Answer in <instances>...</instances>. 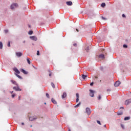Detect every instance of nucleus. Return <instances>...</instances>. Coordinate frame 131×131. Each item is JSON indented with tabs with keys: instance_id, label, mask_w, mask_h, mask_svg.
Instances as JSON below:
<instances>
[{
	"instance_id": "44",
	"label": "nucleus",
	"mask_w": 131,
	"mask_h": 131,
	"mask_svg": "<svg viewBox=\"0 0 131 131\" xmlns=\"http://www.w3.org/2000/svg\"><path fill=\"white\" fill-rule=\"evenodd\" d=\"M49 76H52V74L51 73L49 74Z\"/></svg>"
},
{
	"instance_id": "46",
	"label": "nucleus",
	"mask_w": 131,
	"mask_h": 131,
	"mask_svg": "<svg viewBox=\"0 0 131 131\" xmlns=\"http://www.w3.org/2000/svg\"><path fill=\"white\" fill-rule=\"evenodd\" d=\"M22 125H24V123H21Z\"/></svg>"
},
{
	"instance_id": "23",
	"label": "nucleus",
	"mask_w": 131,
	"mask_h": 131,
	"mask_svg": "<svg viewBox=\"0 0 131 131\" xmlns=\"http://www.w3.org/2000/svg\"><path fill=\"white\" fill-rule=\"evenodd\" d=\"M27 61L29 64H31L30 59L29 58H27Z\"/></svg>"
},
{
	"instance_id": "40",
	"label": "nucleus",
	"mask_w": 131,
	"mask_h": 131,
	"mask_svg": "<svg viewBox=\"0 0 131 131\" xmlns=\"http://www.w3.org/2000/svg\"><path fill=\"white\" fill-rule=\"evenodd\" d=\"M107 92H111V89H107Z\"/></svg>"
},
{
	"instance_id": "7",
	"label": "nucleus",
	"mask_w": 131,
	"mask_h": 131,
	"mask_svg": "<svg viewBox=\"0 0 131 131\" xmlns=\"http://www.w3.org/2000/svg\"><path fill=\"white\" fill-rule=\"evenodd\" d=\"M130 103H131V99L126 100L125 101V105H129V104H130Z\"/></svg>"
},
{
	"instance_id": "14",
	"label": "nucleus",
	"mask_w": 131,
	"mask_h": 131,
	"mask_svg": "<svg viewBox=\"0 0 131 131\" xmlns=\"http://www.w3.org/2000/svg\"><path fill=\"white\" fill-rule=\"evenodd\" d=\"M66 3L68 6H72V2L71 1L67 2Z\"/></svg>"
},
{
	"instance_id": "39",
	"label": "nucleus",
	"mask_w": 131,
	"mask_h": 131,
	"mask_svg": "<svg viewBox=\"0 0 131 131\" xmlns=\"http://www.w3.org/2000/svg\"><path fill=\"white\" fill-rule=\"evenodd\" d=\"M121 127H122L123 128H124V125H123V124H121Z\"/></svg>"
},
{
	"instance_id": "28",
	"label": "nucleus",
	"mask_w": 131,
	"mask_h": 131,
	"mask_svg": "<svg viewBox=\"0 0 131 131\" xmlns=\"http://www.w3.org/2000/svg\"><path fill=\"white\" fill-rule=\"evenodd\" d=\"M7 46L9 47H11V42L9 41Z\"/></svg>"
},
{
	"instance_id": "27",
	"label": "nucleus",
	"mask_w": 131,
	"mask_h": 131,
	"mask_svg": "<svg viewBox=\"0 0 131 131\" xmlns=\"http://www.w3.org/2000/svg\"><path fill=\"white\" fill-rule=\"evenodd\" d=\"M101 19H102V20H104V21L107 20V18L104 17L103 16L101 17Z\"/></svg>"
},
{
	"instance_id": "26",
	"label": "nucleus",
	"mask_w": 131,
	"mask_h": 131,
	"mask_svg": "<svg viewBox=\"0 0 131 131\" xmlns=\"http://www.w3.org/2000/svg\"><path fill=\"white\" fill-rule=\"evenodd\" d=\"M33 33V31H30L29 32V34L30 35H31V34H32Z\"/></svg>"
},
{
	"instance_id": "45",
	"label": "nucleus",
	"mask_w": 131,
	"mask_h": 131,
	"mask_svg": "<svg viewBox=\"0 0 131 131\" xmlns=\"http://www.w3.org/2000/svg\"><path fill=\"white\" fill-rule=\"evenodd\" d=\"M123 107H121L120 108V109H123Z\"/></svg>"
},
{
	"instance_id": "16",
	"label": "nucleus",
	"mask_w": 131,
	"mask_h": 131,
	"mask_svg": "<svg viewBox=\"0 0 131 131\" xmlns=\"http://www.w3.org/2000/svg\"><path fill=\"white\" fill-rule=\"evenodd\" d=\"M51 101L53 104H57V101H56L54 98H52Z\"/></svg>"
},
{
	"instance_id": "42",
	"label": "nucleus",
	"mask_w": 131,
	"mask_h": 131,
	"mask_svg": "<svg viewBox=\"0 0 131 131\" xmlns=\"http://www.w3.org/2000/svg\"><path fill=\"white\" fill-rule=\"evenodd\" d=\"M23 43H25V42H26V41L25 40H24V41H23Z\"/></svg>"
},
{
	"instance_id": "52",
	"label": "nucleus",
	"mask_w": 131,
	"mask_h": 131,
	"mask_svg": "<svg viewBox=\"0 0 131 131\" xmlns=\"http://www.w3.org/2000/svg\"><path fill=\"white\" fill-rule=\"evenodd\" d=\"M69 131H70V130H69Z\"/></svg>"
},
{
	"instance_id": "22",
	"label": "nucleus",
	"mask_w": 131,
	"mask_h": 131,
	"mask_svg": "<svg viewBox=\"0 0 131 131\" xmlns=\"http://www.w3.org/2000/svg\"><path fill=\"white\" fill-rule=\"evenodd\" d=\"M80 105V102L78 103L75 106V108H78V107H79V105Z\"/></svg>"
},
{
	"instance_id": "49",
	"label": "nucleus",
	"mask_w": 131,
	"mask_h": 131,
	"mask_svg": "<svg viewBox=\"0 0 131 131\" xmlns=\"http://www.w3.org/2000/svg\"><path fill=\"white\" fill-rule=\"evenodd\" d=\"M11 94H13V91H12V92H11Z\"/></svg>"
},
{
	"instance_id": "17",
	"label": "nucleus",
	"mask_w": 131,
	"mask_h": 131,
	"mask_svg": "<svg viewBox=\"0 0 131 131\" xmlns=\"http://www.w3.org/2000/svg\"><path fill=\"white\" fill-rule=\"evenodd\" d=\"M130 119V117H126L124 118V120L125 121H126V120H129Z\"/></svg>"
},
{
	"instance_id": "30",
	"label": "nucleus",
	"mask_w": 131,
	"mask_h": 131,
	"mask_svg": "<svg viewBox=\"0 0 131 131\" xmlns=\"http://www.w3.org/2000/svg\"><path fill=\"white\" fill-rule=\"evenodd\" d=\"M98 100H101V99H102V97L101 96V95H99V97H98Z\"/></svg>"
},
{
	"instance_id": "10",
	"label": "nucleus",
	"mask_w": 131,
	"mask_h": 131,
	"mask_svg": "<svg viewBox=\"0 0 131 131\" xmlns=\"http://www.w3.org/2000/svg\"><path fill=\"white\" fill-rule=\"evenodd\" d=\"M120 83H121L120 82V81H117L115 82V84H114V86H116V87H117V86H119V85L120 84Z\"/></svg>"
},
{
	"instance_id": "50",
	"label": "nucleus",
	"mask_w": 131,
	"mask_h": 131,
	"mask_svg": "<svg viewBox=\"0 0 131 131\" xmlns=\"http://www.w3.org/2000/svg\"><path fill=\"white\" fill-rule=\"evenodd\" d=\"M45 104L46 105V104H47V103L45 102Z\"/></svg>"
},
{
	"instance_id": "15",
	"label": "nucleus",
	"mask_w": 131,
	"mask_h": 131,
	"mask_svg": "<svg viewBox=\"0 0 131 131\" xmlns=\"http://www.w3.org/2000/svg\"><path fill=\"white\" fill-rule=\"evenodd\" d=\"M99 58H100V59H104L105 56H104V54H100L99 56Z\"/></svg>"
},
{
	"instance_id": "19",
	"label": "nucleus",
	"mask_w": 131,
	"mask_h": 131,
	"mask_svg": "<svg viewBox=\"0 0 131 131\" xmlns=\"http://www.w3.org/2000/svg\"><path fill=\"white\" fill-rule=\"evenodd\" d=\"M15 75L17 77H18V78H19V79H22V77H21L20 75L17 74H15Z\"/></svg>"
},
{
	"instance_id": "18",
	"label": "nucleus",
	"mask_w": 131,
	"mask_h": 131,
	"mask_svg": "<svg viewBox=\"0 0 131 131\" xmlns=\"http://www.w3.org/2000/svg\"><path fill=\"white\" fill-rule=\"evenodd\" d=\"M88 77V75H82V78H83V79H85V78Z\"/></svg>"
},
{
	"instance_id": "20",
	"label": "nucleus",
	"mask_w": 131,
	"mask_h": 131,
	"mask_svg": "<svg viewBox=\"0 0 131 131\" xmlns=\"http://www.w3.org/2000/svg\"><path fill=\"white\" fill-rule=\"evenodd\" d=\"M11 82H12V83L13 84H15V85H18V84L17 83V82H16V81H13V80H11Z\"/></svg>"
},
{
	"instance_id": "24",
	"label": "nucleus",
	"mask_w": 131,
	"mask_h": 131,
	"mask_svg": "<svg viewBox=\"0 0 131 131\" xmlns=\"http://www.w3.org/2000/svg\"><path fill=\"white\" fill-rule=\"evenodd\" d=\"M0 49H3V42H0Z\"/></svg>"
},
{
	"instance_id": "34",
	"label": "nucleus",
	"mask_w": 131,
	"mask_h": 131,
	"mask_svg": "<svg viewBox=\"0 0 131 131\" xmlns=\"http://www.w3.org/2000/svg\"><path fill=\"white\" fill-rule=\"evenodd\" d=\"M86 52H89V51H90V48H89V47H87V48L86 49Z\"/></svg>"
},
{
	"instance_id": "43",
	"label": "nucleus",
	"mask_w": 131,
	"mask_h": 131,
	"mask_svg": "<svg viewBox=\"0 0 131 131\" xmlns=\"http://www.w3.org/2000/svg\"><path fill=\"white\" fill-rule=\"evenodd\" d=\"M76 43H74V45H73V46H74L75 47H76Z\"/></svg>"
},
{
	"instance_id": "48",
	"label": "nucleus",
	"mask_w": 131,
	"mask_h": 131,
	"mask_svg": "<svg viewBox=\"0 0 131 131\" xmlns=\"http://www.w3.org/2000/svg\"><path fill=\"white\" fill-rule=\"evenodd\" d=\"M104 127H106V125H104Z\"/></svg>"
},
{
	"instance_id": "5",
	"label": "nucleus",
	"mask_w": 131,
	"mask_h": 131,
	"mask_svg": "<svg viewBox=\"0 0 131 131\" xmlns=\"http://www.w3.org/2000/svg\"><path fill=\"white\" fill-rule=\"evenodd\" d=\"M85 111L88 115H90L91 114V109H90V108L89 107L86 108Z\"/></svg>"
},
{
	"instance_id": "29",
	"label": "nucleus",
	"mask_w": 131,
	"mask_h": 131,
	"mask_svg": "<svg viewBox=\"0 0 131 131\" xmlns=\"http://www.w3.org/2000/svg\"><path fill=\"white\" fill-rule=\"evenodd\" d=\"M46 97H47V98H48V99H50V95H49V94L46 93Z\"/></svg>"
},
{
	"instance_id": "21",
	"label": "nucleus",
	"mask_w": 131,
	"mask_h": 131,
	"mask_svg": "<svg viewBox=\"0 0 131 131\" xmlns=\"http://www.w3.org/2000/svg\"><path fill=\"white\" fill-rule=\"evenodd\" d=\"M105 6H106V4L104 3H102L101 5V7H102V8H104Z\"/></svg>"
},
{
	"instance_id": "3",
	"label": "nucleus",
	"mask_w": 131,
	"mask_h": 131,
	"mask_svg": "<svg viewBox=\"0 0 131 131\" xmlns=\"http://www.w3.org/2000/svg\"><path fill=\"white\" fill-rule=\"evenodd\" d=\"M90 97H92V98H93L94 96L95 91L93 90H90Z\"/></svg>"
},
{
	"instance_id": "12",
	"label": "nucleus",
	"mask_w": 131,
	"mask_h": 131,
	"mask_svg": "<svg viewBox=\"0 0 131 131\" xmlns=\"http://www.w3.org/2000/svg\"><path fill=\"white\" fill-rule=\"evenodd\" d=\"M13 70L15 71V72H16V73H17V74H20V71L18 70L17 68H14Z\"/></svg>"
},
{
	"instance_id": "6",
	"label": "nucleus",
	"mask_w": 131,
	"mask_h": 131,
	"mask_svg": "<svg viewBox=\"0 0 131 131\" xmlns=\"http://www.w3.org/2000/svg\"><path fill=\"white\" fill-rule=\"evenodd\" d=\"M30 38L32 40H34L35 41H36V40H37V38L36 36H30Z\"/></svg>"
},
{
	"instance_id": "11",
	"label": "nucleus",
	"mask_w": 131,
	"mask_h": 131,
	"mask_svg": "<svg viewBox=\"0 0 131 131\" xmlns=\"http://www.w3.org/2000/svg\"><path fill=\"white\" fill-rule=\"evenodd\" d=\"M15 54L17 57H21V56L23 55L21 52H16Z\"/></svg>"
},
{
	"instance_id": "41",
	"label": "nucleus",
	"mask_w": 131,
	"mask_h": 131,
	"mask_svg": "<svg viewBox=\"0 0 131 131\" xmlns=\"http://www.w3.org/2000/svg\"><path fill=\"white\" fill-rule=\"evenodd\" d=\"M12 98H15V95H14V94H13V95H12Z\"/></svg>"
},
{
	"instance_id": "35",
	"label": "nucleus",
	"mask_w": 131,
	"mask_h": 131,
	"mask_svg": "<svg viewBox=\"0 0 131 131\" xmlns=\"http://www.w3.org/2000/svg\"><path fill=\"white\" fill-rule=\"evenodd\" d=\"M37 55L39 56V51H37Z\"/></svg>"
},
{
	"instance_id": "36",
	"label": "nucleus",
	"mask_w": 131,
	"mask_h": 131,
	"mask_svg": "<svg viewBox=\"0 0 131 131\" xmlns=\"http://www.w3.org/2000/svg\"><path fill=\"white\" fill-rule=\"evenodd\" d=\"M118 115H122V112L118 113Z\"/></svg>"
},
{
	"instance_id": "47",
	"label": "nucleus",
	"mask_w": 131,
	"mask_h": 131,
	"mask_svg": "<svg viewBox=\"0 0 131 131\" xmlns=\"http://www.w3.org/2000/svg\"><path fill=\"white\" fill-rule=\"evenodd\" d=\"M76 31H77V32H78V29H76Z\"/></svg>"
},
{
	"instance_id": "31",
	"label": "nucleus",
	"mask_w": 131,
	"mask_h": 131,
	"mask_svg": "<svg viewBox=\"0 0 131 131\" xmlns=\"http://www.w3.org/2000/svg\"><path fill=\"white\" fill-rule=\"evenodd\" d=\"M123 48H125V49H126V48H127V45H124L123 46Z\"/></svg>"
},
{
	"instance_id": "51",
	"label": "nucleus",
	"mask_w": 131,
	"mask_h": 131,
	"mask_svg": "<svg viewBox=\"0 0 131 131\" xmlns=\"http://www.w3.org/2000/svg\"><path fill=\"white\" fill-rule=\"evenodd\" d=\"M30 126H31V127H32V125H31Z\"/></svg>"
},
{
	"instance_id": "33",
	"label": "nucleus",
	"mask_w": 131,
	"mask_h": 131,
	"mask_svg": "<svg viewBox=\"0 0 131 131\" xmlns=\"http://www.w3.org/2000/svg\"><path fill=\"white\" fill-rule=\"evenodd\" d=\"M5 33H8V32H9V31L8 30H4Z\"/></svg>"
},
{
	"instance_id": "9",
	"label": "nucleus",
	"mask_w": 131,
	"mask_h": 131,
	"mask_svg": "<svg viewBox=\"0 0 131 131\" xmlns=\"http://www.w3.org/2000/svg\"><path fill=\"white\" fill-rule=\"evenodd\" d=\"M76 97L77 98L76 100V102L77 103H78V102L79 101V94L78 93H76Z\"/></svg>"
},
{
	"instance_id": "8",
	"label": "nucleus",
	"mask_w": 131,
	"mask_h": 131,
	"mask_svg": "<svg viewBox=\"0 0 131 131\" xmlns=\"http://www.w3.org/2000/svg\"><path fill=\"white\" fill-rule=\"evenodd\" d=\"M20 72H22L23 73H24V74H28V72L25 71V70L23 69H20Z\"/></svg>"
},
{
	"instance_id": "2",
	"label": "nucleus",
	"mask_w": 131,
	"mask_h": 131,
	"mask_svg": "<svg viewBox=\"0 0 131 131\" xmlns=\"http://www.w3.org/2000/svg\"><path fill=\"white\" fill-rule=\"evenodd\" d=\"M17 86H14L13 88V89L15 90L16 91V92H21V90L20 89V88H19V85H16Z\"/></svg>"
},
{
	"instance_id": "37",
	"label": "nucleus",
	"mask_w": 131,
	"mask_h": 131,
	"mask_svg": "<svg viewBox=\"0 0 131 131\" xmlns=\"http://www.w3.org/2000/svg\"><path fill=\"white\" fill-rule=\"evenodd\" d=\"M90 85H91V86H93V85H94V82H92V83H91Z\"/></svg>"
},
{
	"instance_id": "4",
	"label": "nucleus",
	"mask_w": 131,
	"mask_h": 131,
	"mask_svg": "<svg viewBox=\"0 0 131 131\" xmlns=\"http://www.w3.org/2000/svg\"><path fill=\"white\" fill-rule=\"evenodd\" d=\"M29 119L30 121H33V120H35V119H37V117H36V116H34L33 117H30Z\"/></svg>"
},
{
	"instance_id": "13",
	"label": "nucleus",
	"mask_w": 131,
	"mask_h": 131,
	"mask_svg": "<svg viewBox=\"0 0 131 131\" xmlns=\"http://www.w3.org/2000/svg\"><path fill=\"white\" fill-rule=\"evenodd\" d=\"M67 95L66 94V93L64 92L61 96L62 99H64V98H66V96Z\"/></svg>"
},
{
	"instance_id": "25",
	"label": "nucleus",
	"mask_w": 131,
	"mask_h": 131,
	"mask_svg": "<svg viewBox=\"0 0 131 131\" xmlns=\"http://www.w3.org/2000/svg\"><path fill=\"white\" fill-rule=\"evenodd\" d=\"M51 85L53 89H55V84H54V83L51 82Z\"/></svg>"
},
{
	"instance_id": "1",
	"label": "nucleus",
	"mask_w": 131,
	"mask_h": 131,
	"mask_svg": "<svg viewBox=\"0 0 131 131\" xmlns=\"http://www.w3.org/2000/svg\"><path fill=\"white\" fill-rule=\"evenodd\" d=\"M16 8H18V4L16 3L12 4L10 6V9L11 10H14L15 9H16Z\"/></svg>"
},
{
	"instance_id": "38",
	"label": "nucleus",
	"mask_w": 131,
	"mask_h": 131,
	"mask_svg": "<svg viewBox=\"0 0 131 131\" xmlns=\"http://www.w3.org/2000/svg\"><path fill=\"white\" fill-rule=\"evenodd\" d=\"M122 17H123V18H125V15H124V14H123L122 15Z\"/></svg>"
},
{
	"instance_id": "32",
	"label": "nucleus",
	"mask_w": 131,
	"mask_h": 131,
	"mask_svg": "<svg viewBox=\"0 0 131 131\" xmlns=\"http://www.w3.org/2000/svg\"><path fill=\"white\" fill-rule=\"evenodd\" d=\"M97 123H98V124H100V125H101V122L100 121L97 120Z\"/></svg>"
}]
</instances>
